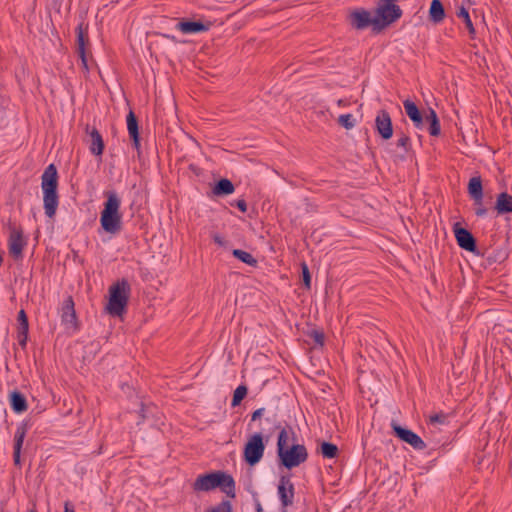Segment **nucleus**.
<instances>
[{"mask_svg": "<svg viewBox=\"0 0 512 512\" xmlns=\"http://www.w3.org/2000/svg\"><path fill=\"white\" fill-rule=\"evenodd\" d=\"M276 428H280L277 438V455L281 465L290 470L304 463L308 458L306 447L302 444H292L288 447L289 433L295 438L292 428L288 431L285 427H281L280 423Z\"/></svg>", "mask_w": 512, "mask_h": 512, "instance_id": "obj_1", "label": "nucleus"}, {"mask_svg": "<svg viewBox=\"0 0 512 512\" xmlns=\"http://www.w3.org/2000/svg\"><path fill=\"white\" fill-rule=\"evenodd\" d=\"M41 188L43 192V206L47 217L55 216L58 205L59 196L58 188V172L54 164H49L41 176Z\"/></svg>", "mask_w": 512, "mask_h": 512, "instance_id": "obj_2", "label": "nucleus"}, {"mask_svg": "<svg viewBox=\"0 0 512 512\" xmlns=\"http://www.w3.org/2000/svg\"><path fill=\"white\" fill-rule=\"evenodd\" d=\"M193 488L196 491H210L220 488L227 496L235 497V481L231 475L222 471L199 475L193 484Z\"/></svg>", "mask_w": 512, "mask_h": 512, "instance_id": "obj_3", "label": "nucleus"}, {"mask_svg": "<svg viewBox=\"0 0 512 512\" xmlns=\"http://www.w3.org/2000/svg\"><path fill=\"white\" fill-rule=\"evenodd\" d=\"M106 196L100 215L101 227L107 233L116 234L122 229V215L119 211L121 201L115 192H107Z\"/></svg>", "mask_w": 512, "mask_h": 512, "instance_id": "obj_4", "label": "nucleus"}, {"mask_svg": "<svg viewBox=\"0 0 512 512\" xmlns=\"http://www.w3.org/2000/svg\"><path fill=\"white\" fill-rule=\"evenodd\" d=\"M130 291V285L124 278L110 286L109 302L106 307L110 315L121 316L124 313L128 304Z\"/></svg>", "mask_w": 512, "mask_h": 512, "instance_id": "obj_5", "label": "nucleus"}, {"mask_svg": "<svg viewBox=\"0 0 512 512\" xmlns=\"http://www.w3.org/2000/svg\"><path fill=\"white\" fill-rule=\"evenodd\" d=\"M265 451V443L263 442V435L261 432L253 434L247 441L243 450L244 461L249 466L258 464Z\"/></svg>", "mask_w": 512, "mask_h": 512, "instance_id": "obj_6", "label": "nucleus"}, {"mask_svg": "<svg viewBox=\"0 0 512 512\" xmlns=\"http://www.w3.org/2000/svg\"><path fill=\"white\" fill-rule=\"evenodd\" d=\"M397 1L398 0H382V4L377 9L378 19L380 20L379 26L389 25L401 17L402 10L395 4Z\"/></svg>", "mask_w": 512, "mask_h": 512, "instance_id": "obj_7", "label": "nucleus"}, {"mask_svg": "<svg viewBox=\"0 0 512 512\" xmlns=\"http://www.w3.org/2000/svg\"><path fill=\"white\" fill-rule=\"evenodd\" d=\"M391 426L395 436L398 437L401 441L411 445L415 450H424L427 447L422 438L412 430L404 428L398 425L396 422H392Z\"/></svg>", "mask_w": 512, "mask_h": 512, "instance_id": "obj_8", "label": "nucleus"}, {"mask_svg": "<svg viewBox=\"0 0 512 512\" xmlns=\"http://www.w3.org/2000/svg\"><path fill=\"white\" fill-rule=\"evenodd\" d=\"M26 241L23 237V230L21 228L12 226L10 227V235L8 239V249L10 255L15 259H22L23 249Z\"/></svg>", "mask_w": 512, "mask_h": 512, "instance_id": "obj_9", "label": "nucleus"}, {"mask_svg": "<svg viewBox=\"0 0 512 512\" xmlns=\"http://www.w3.org/2000/svg\"><path fill=\"white\" fill-rule=\"evenodd\" d=\"M75 304L73 298L68 296L62 305L61 308V321L62 324L66 326L68 330L73 332L79 329L78 319L75 311Z\"/></svg>", "mask_w": 512, "mask_h": 512, "instance_id": "obj_10", "label": "nucleus"}, {"mask_svg": "<svg viewBox=\"0 0 512 512\" xmlns=\"http://www.w3.org/2000/svg\"><path fill=\"white\" fill-rule=\"evenodd\" d=\"M277 493L283 508L293 505L294 502V484L289 476H281L277 488ZM282 512H287L283 509Z\"/></svg>", "mask_w": 512, "mask_h": 512, "instance_id": "obj_11", "label": "nucleus"}, {"mask_svg": "<svg viewBox=\"0 0 512 512\" xmlns=\"http://www.w3.org/2000/svg\"><path fill=\"white\" fill-rule=\"evenodd\" d=\"M453 232L457 241V244L460 248L476 253L477 251V245H476V239L473 236V234L460 226V223H455L453 225Z\"/></svg>", "mask_w": 512, "mask_h": 512, "instance_id": "obj_12", "label": "nucleus"}, {"mask_svg": "<svg viewBox=\"0 0 512 512\" xmlns=\"http://www.w3.org/2000/svg\"><path fill=\"white\" fill-rule=\"evenodd\" d=\"M88 25L84 26V23L81 22L76 27V37H77V54L81 59L82 67L85 71L89 70L88 60L86 56V45L89 42L88 33H87Z\"/></svg>", "mask_w": 512, "mask_h": 512, "instance_id": "obj_13", "label": "nucleus"}, {"mask_svg": "<svg viewBox=\"0 0 512 512\" xmlns=\"http://www.w3.org/2000/svg\"><path fill=\"white\" fill-rule=\"evenodd\" d=\"M350 23L353 28L357 30H363L371 24L379 26L380 20L378 18H371V14L368 11L364 9H358L351 12Z\"/></svg>", "mask_w": 512, "mask_h": 512, "instance_id": "obj_14", "label": "nucleus"}, {"mask_svg": "<svg viewBox=\"0 0 512 512\" xmlns=\"http://www.w3.org/2000/svg\"><path fill=\"white\" fill-rule=\"evenodd\" d=\"M375 129L382 139L388 140L393 135V125L390 114L386 110L378 111L375 118Z\"/></svg>", "mask_w": 512, "mask_h": 512, "instance_id": "obj_15", "label": "nucleus"}, {"mask_svg": "<svg viewBox=\"0 0 512 512\" xmlns=\"http://www.w3.org/2000/svg\"><path fill=\"white\" fill-rule=\"evenodd\" d=\"M27 433L26 426L21 424L14 434L13 462L15 466L21 467V450Z\"/></svg>", "mask_w": 512, "mask_h": 512, "instance_id": "obj_16", "label": "nucleus"}, {"mask_svg": "<svg viewBox=\"0 0 512 512\" xmlns=\"http://www.w3.org/2000/svg\"><path fill=\"white\" fill-rule=\"evenodd\" d=\"M17 340L22 348L26 347L29 333V322L28 317L24 309L18 312L17 316Z\"/></svg>", "mask_w": 512, "mask_h": 512, "instance_id": "obj_17", "label": "nucleus"}, {"mask_svg": "<svg viewBox=\"0 0 512 512\" xmlns=\"http://www.w3.org/2000/svg\"><path fill=\"white\" fill-rule=\"evenodd\" d=\"M211 23H203L200 21H180L176 28L184 34H195L208 31Z\"/></svg>", "mask_w": 512, "mask_h": 512, "instance_id": "obj_18", "label": "nucleus"}, {"mask_svg": "<svg viewBox=\"0 0 512 512\" xmlns=\"http://www.w3.org/2000/svg\"><path fill=\"white\" fill-rule=\"evenodd\" d=\"M405 112L414 126L420 129L423 126V116L417 105L410 99L403 101Z\"/></svg>", "mask_w": 512, "mask_h": 512, "instance_id": "obj_19", "label": "nucleus"}, {"mask_svg": "<svg viewBox=\"0 0 512 512\" xmlns=\"http://www.w3.org/2000/svg\"><path fill=\"white\" fill-rule=\"evenodd\" d=\"M89 134V150L90 152L95 156H101L104 151V141L99 133V131L93 127L90 131H88Z\"/></svg>", "mask_w": 512, "mask_h": 512, "instance_id": "obj_20", "label": "nucleus"}, {"mask_svg": "<svg viewBox=\"0 0 512 512\" xmlns=\"http://www.w3.org/2000/svg\"><path fill=\"white\" fill-rule=\"evenodd\" d=\"M495 209L499 215L512 213V195L502 192L497 196Z\"/></svg>", "mask_w": 512, "mask_h": 512, "instance_id": "obj_21", "label": "nucleus"}, {"mask_svg": "<svg viewBox=\"0 0 512 512\" xmlns=\"http://www.w3.org/2000/svg\"><path fill=\"white\" fill-rule=\"evenodd\" d=\"M9 399L10 406L14 412L23 413L27 410V401L25 396L21 392L14 390L13 392L10 393Z\"/></svg>", "mask_w": 512, "mask_h": 512, "instance_id": "obj_22", "label": "nucleus"}, {"mask_svg": "<svg viewBox=\"0 0 512 512\" xmlns=\"http://www.w3.org/2000/svg\"><path fill=\"white\" fill-rule=\"evenodd\" d=\"M429 18L433 23H440L445 18V10L440 0H432L429 9Z\"/></svg>", "mask_w": 512, "mask_h": 512, "instance_id": "obj_23", "label": "nucleus"}, {"mask_svg": "<svg viewBox=\"0 0 512 512\" xmlns=\"http://www.w3.org/2000/svg\"><path fill=\"white\" fill-rule=\"evenodd\" d=\"M234 190L233 183L229 179L223 178L216 182L213 193L216 196H226L232 194Z\"/></svg>", "mask_w": 512, "mask_h": 512, "instance_id": "obj_24", "label": "nucleus"}, {"mask_svg": "<svg viewBox=\"0 0 512 512\" xmlns=\"http://www.w3.org/2000/svg\"><path fill=\"white\" fill-rule=\"evenodd\" d=\"M426 121L429 122V134L434 137L439 136L441 133V126L434 109L429 108V112L426 114Z\"/></svg>", "mask_w": 512, "mask_h": 512, "instance_id": "obj_25", "label": "nucleus"}, {"mask_svg": "<svg viewBox=\"0 0 512 512\" xmlns=\"http://www.w3.org/2000/svg\"><path fill=\"white\" fill-rule=\"evenodd\" d=\"M468 193L472 199H479L480 196H483V186L481 178L472 177L468 183Z\"/></svg>", "mask_w": 512, "mask_h": 512, "instance_id": "obj_26", "label": "nucleus"}, {"mask_svg": "<svg viewBox=\"0 0 512 512\" xmlns=\"http://www.w3.org/2000/svg\"><path fill=\"white\" fill-rule=\"evenodd\" d=\"M427 424L434 427L435 429H439V426L449 424V415L444 412L431 414L427 418Z\"/></svg>", "mask_w": 512, "mask_h": 512, "instance_id": "obj_27", "label": "nucleus"}, {"mask_svg": "<svg viewBox=\"0 0 512 512\" xmlns=\"http://www.w3.org/2000/svg\"><path fill=\"white\" fill-rule=\"evenodd\" d=\"M232 254L235 258H237L238 260H240L241 262L249 265V266H252V267H255L257 265V259H255L251 253L249 252H246L244 250H241V249H234L232 251Z\"/></svg>", "mask_w": 512, "mask_h": 512, "instance_id": "obj_28", "label": "nucleus"}, {"mask_svg": "<svg viewBox=\"0 0 512 512\" xmlns=\"http://www.w3.org/2000/svg\"><path fill=\"white\" fill-rule=\"evenodd\" d=\"M456 16L458 18L463 19V21L465 23V26L468 29L469 34L470 35H474L475 34V28H474L473 23L471 21V18H470L468 10L464 6H460V7H458V9L456 11Z\"/></svg>", "mask_w": 512, "mask_h": 512, "instance_id": "obj_29", "label": "nucleus"}, {"mask_svg": "<svg viewBox=\"0 0 512 512\" xmlns=\"http://www.w3.org/2000/svg\"><path fill=\"white\" fill-rule=\"evenodd\" d=\"M338 447L337 445L331 442H322L320 447V453L324 458L332 459L338 455Z\"/></svg>", "mask_w": 512, "mask_h": 512, "instance_id": "obj_30", "label": "nucleus"}, {"mask_svg": "<svg viewBox=\"0 0 512 512\" xmlns=\"http://www.w3.org/2000/svg\"><path fill=\"white\" fill-rule=\"evenodd\" d=\"M126 122L129 136L139 135L138 120L135 113L132 110L129 111L126 118Z\"/></svg>", "mask_w": 512, "mask_h": 512, "instance_id": "obj_31", "label": "nucleus"}, {"mask_svg": "<svg viewBox=\"0 0 512 512\" xmlns=\"http://www.w3.org/2000/svg\"><path fill=\"white\" fill-rule=\"evenodd\" d=\"M247 392H248V389L245 385H239L233 393L231 406L232 407L238 406L241 403V401L246 397Z\"/></svg>", "mask_w": 512, "mask_h": 512, "instance_id": "obj_32", "label": "nucleus"}, {"mask_svg": "<svg viewBox=\"0 0 512 512\" xmlns=\"http://www.w3.org/2000/svg\"><path fill=\"white\" fill-rule=\"evenodd\" d=\"M338 123L345 129L349 130L355 126V119L352 114H342L338 118Z\"/></svg>", "mask_w": 512, "mask_h": 512, "instance_id": "obj_33", "label": "nucleus"}, {"mask_svg": "<svg viewBox=\"0 0 512 512\" xmlns=\"http://www.w3.org/2000/svg\"><path fill=\"white\" fill-rule=\"evenodd\" d=\"M472 200L474 202L473 205H474V212H475L476 216H478V217L486 216L488 209L486 207H484V205H483V196H480L479 199H472Z\"/></svg>", "mask_w": 512, "mask_h": 512, "instance_id": "obj_34", "label": "nucleus"}, {"mask_svg": "<svg viewBox=\"0 0 512 512\" xmlns=\"http://www.w3.org/2000/svg\"><path fill=\"white\" fill-rule=\"evenodd\" d=\"M301 270H302L303 284L306 289H310L311 288V275H310L308 265L305 262H303L301 264Z\"/></svg>", "mask_w": 512, "mask_h": 512, "instance_id": "obj_35", "label": "nucleus"}, {"mask_svg": "<svg viewBox=\"0 0 512 512\" xmlns=\"http://www.w3.org/2000/svg\"><path fill=\"white\" fill-rule=\"evenodd\" d=\"M207 512H232L231 502L228 500L222 501L217 506L211 508Z\"/></svg>", "mask_w": 512, "mask_h": 512, "instance_id": "obj_36", "label": "nucleus"}, {"mask_svg": "<svg viewBox=\"0 0 512 512\" xmlns=\"http://www.w3.org/2000/svg\"><path fill=\"white\" fill-rule=\"evenodd\" d=\"M396 145L397 147L403 148L405 152H408L410 148V137L402 133Z\"/></svg>", "mask_w": 512, "mask_h": 512, "instance_id": "obj_37", "label": "nucleus"}, {"mask_svg": "<svg viewBox=\"0 0 512 512\" xmlns=\"http://www.w3.org/2000/svg\"><path fill=\"white\" fill-rule=\"evenodd\" d=\"M311 337L313 338L316 344H319L321 346L324 344V334L322 332L314 330L311 333Z\"/></svg>", "mask_w": 512, "mask_h": 512, "instance_id": "obj_38", "label": "nucleus"}, {"mask_svg": "<svg viewBox=\"0 0 512 512\" xmlns=\"http://www.w3.org/2000/svg\"><path fill=\"white\" fill-rule=\"evenodd\" d=\"M130 138L132 140L133 147L137 150L138 156H140V154H141L140 136L135 135V136H130Z\"/></svg>", "mask_w": 512, "mask_h": 512, "instance_id": "obj_39", "label": "nucleus"}, {"mask_svg": "<svg viewBox=\"0 0 512 512\" xmlns=\"http://www.w3.org/2000/svg\"><path fill=\"white\" fill-rule=\"evenodd\" d=\"M264 412H265L264 407L256 409L251 415V421H256V420L260 419L263 416Z\"/></svg>", "mask_w": 512, "mask_h": 512, "instance_id": "obj_40", "label": "nucleus"}, {"mask_svg": "<svg viewBox=\"0 0 512 512\" xmlns=\"http://www.w3.org/2000/svg\"><path fill=\"white\" fill-rule=\"evenodd\" d=\"M236 207L243 213L247 211V203L244 199H239L235 202Z\"/></svg>", "mask_w": 512, "mask_h": 512, "instance_id": "obj_41", "label": "nucleus"}, {"mask_svg": "<svg viewBox=\"0 0 512 512\" xmlns=\"http://www.w3.org/2000/svg\"><path fill=\"white\" fill-rule=\"evenodd\" d=\"M64 512H76L73 505L69 501L64 503Z\"/></svg>", "mask_w": 512, "mask_h": 512, "instance_id": "obj_42", "label": "nucleus"}, {"mask_svg": "<svg viewBox=\"0 0 512 512\" xmlns=\"http://www.w3.org/2000/svg\"><path fill=\"white\" fill-rule=\"evenodd\" d=\"M256 511L257 512H263V508H262V505L259 501H257L256 503Z\"/></svg>", "mask_w": 512, "mask_h": 512, "instance_id": "obj_43", "label": "nucleus"}, {"mask_svg": "<svg viewBox=\"0 0 512 512\" xmlns=\"http://www.w3.org/2000/svg\"><path fill=\"white\" fill-rule=\"evenodd\" d=\"M140 417H141V420H144L146 415H145V408L142 406L141 410H140Z\"/></svg>", "mask_w": 512, "mask_h": 512, "instance_id": "obj_44", "label": "nucleus"}, {"mask_svg": "<svg viewBox=\"0 0 512 512\" xmlns=\"http://www.w3.org/2000/svg\"><path fill=\"white\" fill-rule=\"evenodd\" d=\"M337 104H338L339 106H342V105H344V100H342V99H339V100L337 101Z\"/></svg>", "mask_w": 512, "mask_h": 512, "instance_id": "obj_45", "label": "nucleus"}, {"mask_svg": "<svg viewBox=\"0 0 512 512\" xmlns=\"http://www.w3.org/2000/svg\"><path fill=\"white\" fill-rule=\"evenodd\" d=\"M30 512H34V511H30Z\"/></svg>", "mask_w": 512, "mask_h": 512, "instance_id": "obj_46", "label": "nucleus"}]
</instances>
